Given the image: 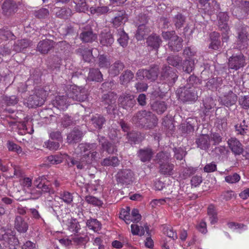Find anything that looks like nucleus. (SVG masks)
<instances>
[{
  "label": "nucleus",
  "mask_w": 249,
  "mask_h": 249,
  "mask_svg": "<svg viewBox=\"0 0 249 249\" xmlns=\"http://www.w3.org/2000/svg\"><path fill=\"white\" fill-rule=\"evenodd\" d=\"M49 15V11L47 8H42L34 12V16L39 19L47 18Z\"/></svg>",
  "instance_id": "680f3d73"
},
{
  "label": "nucleus",
  "mask_w": 249,
  "mask_h": 249,
  "mask_svg": "<svg viewBox=\"0 0 249 249\" xmlns=\"http://www.w3.org/2000/svg\"><path fill=\"white\" fill-rule=\"evenodd\" d=\"M217 17L218 18L219 28L223 32L222 41H227L229 38L228 34L230 28L228 25L229 16L227 13L220 12Z\"/></svg>",
  "instance_id": "1a4fd4ad"
},
{
  "label": "nucleus",
  "mask_w": 249,
  "mask_h": 249,
  "mask_svg": "<svg viewBox=\"0 0 249 249\" xmlns=\"http://www.w3.org/2000/svg\"><path fill=\"white\" fill-rule=\"evenodd\" d=\"M18 9V4L14 0H5L1 5L2 13L7 17L14 16Z\"/></svg>",
  "instance_id": "9d476101"
},
{
  "label": "nucleus",
  "mask_w": 249,
  "mask_h": 249,
  "mask_svg": "<svg viewBox=\"0 0 249 249\" xmlns=\"http://www.w3.org/2000/svg\"><path fill=\"white\" fill-rule=\"evenodd\" d=\"M119 162L120 161L118 157L116 156H113L109 157L104 159L101 163V164L106 166H112L113 167H116L119 165Z\"/></svg>",
  "instance_id": "c03bdc74"
},
{
  "label": "nucleus",
  "mask_w": 249,
  "mask_h": 249,
  "mask_svg": "<svg viewBox=\"0 0 249 249\" xmlns=\"http://www.w3.org/2000/svg\"><path fill=\"white\" fill-rule=\"evenodd\" d=\"M130 211V208L127 207L126 209H123L120 213L119 218L124 220L126 224H129L131 222Z\"/></svg>",
  "instance_id": "bf43d9fd"
},
{
  "label": "nucleus",
  "mask_w": 249,
  "mask_h": 249,
  "mask_svg": "<svg viewBox=\"0 0 249 249\" xmlns=\"http://www.w3.org/2000/svg\"><path fill=\"white\" fill-rule=\"evenodd\" d=\"M106 120L105 118L100 114L93 115L90 119V122L93 126L98 129H101Z\"/></svg>",
  "instance_id": "c756f323"
},
{
  "label": "nucleus",
  "mask_w": 249,
  "mask_h": 249,
  "mask_svg": "<svg viewBox=\"0 0 249 249\" xmlns=\"http://www.w3.org/2000/svg\"><path fill=\"white\" fill-rule=\"evenodd\" d=\"M6 146L10 152H16L18 154L22 153L21 147L13 141H8L6 143Z\"/></svg>",
  "instance_id": "864d4df0"
},
{
  "label": "nucleus",
  "mask_w": 249,
  "mask_h": 249,
  "mask_svg": "<svg viewBox=\"0 0 249 249\" xmlns=\"http://www.w3.org/2000/svg\"><path fill=\"white\" fill-rule=\"evenodd\" d=\"M183 70L188 73H191L194 69V62L188 59H186L183 62L182 65Z\"/></svg>",
  "instance_id": "052dcab7"
},
{
  "label": "nucleus",
  "mask_w": 249,
  "mask_h": 249,
  "mask_svg": "<svg viewBox=\"0 0 249 249\" xmlns=\"http://www.w3.org/2000/svg\"><path fill=\"white\" fill-rule=\"evenodd\" d=\"M230 149L235 155H240L243 152V148L241 143L235 138H231L228 141Z\"/></svg>",
  "instance_id": "f3484780"
},
{
  "label": "nucleus",
  "mask_w": 249,
  "mask_h": 249,
  "mask_svg": "<svg viewBox=\"0 0 249 249\" xmlns=\"http://www.w3.org/2000/svg\"><path fill=\"white\" fill-rule=\"evenodd\" d=\"M124 68V64L120 61H116L108 68V72L112 76L118 75Z\"/></svg>",
  "instance_id": "a878e982"
},
{
  "label": "nucleus",
  "mask_w": 249,
  "mask_h": 249,
  "mask_svg": "<svg viewBox=\"0 0 249 249\" xmlns=\"http://www.w3.org/2000/svg\"><path fill=\"white\" fill-rule=\"evenodd\" d=\"M222 84V79L220 77H214L210 79L206 83V87L211 90H216Z\"/></svg>",
  "instance_id": "f704fd0d"
},
{
  "label": "nucleus",
  "mask_w": 249,
  "mask_h": 249,
  "mask_svg": "<svg viewBox=\"0 0 249 249\" xmlns=\"http://www.w3.org/2000/svg\"><path fill=\"white\" fill-rule=\"evenodd\" d=\"M87 159H86L85 160H83L82 157H81L80 161H78V160H74L73 158H71V163L72 165H75L76 166L77 169H84L86 165L91 163H87Z\"/></svg>",
  "instance_id": "e2e57ef3"
},
{
  "label": "nucleus",
  "mask_w": 249,
  "mask_h": 249,
  "mask_svg": "<svg viewBox=\"0 0 249 249\" xmlns=\"http://www.w3.org/2000/svg\"><path fill=\"white\" fill-rule=\"evenodd\" d=\"M174 164L166 162L159 165V172L160 174L166 176H171L174 174Z\"/></svg>",
  "instance_id": "b1692460"
},
{
  "label": "nucleus",
  "mask_w": 249,
  "mask_h": 249,
  "mask_svg": "<svg viewBox=\"0 0 249 249\" xmlns=\"http://www.w3.org/2000/svg\"><path fill=\"white\" fill-rule=\"evenodd\" d=\"M67 97L65 96H57L53 100L52 104L54 107L59 110H65L67 108L69 104L67 101Z\"/></svg>",
  "instance_id": "a211bd4d"
},
{
  "label": "nucleus",
  "mask_w": 249,
  "mask_h": 249,
  "mask_svg": "<svg viewBox=\"0 0 249 249\" xmlns=\"http://www.w3.org/2000/svg\"><path fill=\"white\" fill-rule=\"evenodd\" d=\"M127 20L125 11H119L117 15L112 19V23L114 27L117 28L124 23Z\"/></svg>",
  "instance_id": "2f4dec72"
},
{
  "label": "nucleus",
  "mask_w": 249,
  "mask_h": 249,
  "mask_svg": "<svg viewBox=\"0 0 249 249\" xmlns=\"http://www.w3.org/2000/svg\"><path fill=\"white\" fill-rule=\"evenodd\" d=\"M147 44L153 49L157 50L162 43L160 37L156 34H152L147 38Z\"/></svg>",
  "instance_id": "412c9836"
},
{
  "label": "nucleus",
  "mask_w": 249,
  "mask_h": 249,
  "mask_svg": "<svg viewBox=\"0 0 249 249\" xmlns=\"http://www.w3.org/2000/svg\"><path fill=\"white\" fill-rule=\"evenodd\" d=\"M114 38L110 32H102L100 35V42L102 46H110L114 42Z\"/></svg>",
  "instance_id": "c85d7f7f"
},
{
  "label": "nucleus",
  "mask_w": 249,
  "mask_h": 249,
  "mask_svg": "<svg viewBox=\"0 0 249 249\" xmlns=\"http://www.w3.org/2000/svg\"><path fill=\"white\" fill-rule=\"evenodd\" d=\"M47 96V91L41 89L36 91L35 93L29 96L28 104L30 107L34 108L41 106L44 104Z\"/></svg>",
  "instance_id": "39448f33"
},
{
  "label": "nucleus",
  "mask_w": 249,
  "mask_h": 249,
  "mask_svg": "<svg viewBox=\"0 0 249 249\" xmlns=\"http://www.w3.org/2000/svg\"><path fill=\"white\" fill-rule=\"evenodd\" d=\"M44 179H45L44 177H39L36 179L34 184L37 188L41 189V191L47 192L49 190V187L47 185L45 184Z\"/></svg>",
  "instance_id": "6e6d98bb"
},
{
  "label": "nucleus",
  "mask_w": 249,
  "mask_h": 249,
  "mask_svg": "<svg viewBox=\"0 0 249 249\" xmlns=\"http://www.w3.org/2000/svg\"><path fill=\"white\" fill-rule=\"evenodd\" d=\"M96 145L94 143H80L78 146L83 160L87 159V163H92L97 158V152L94 151Z\"/></svg>",
  "instance_id": "7ed1b4c3"
},
{
  "label": "nucleus",
  "mask_w": 249,
  "mask_h": 249,
  "mask_svg": "<svg viewBox=\"0 0 249 249\" xmlns=\"http://www.w3.org/2000/svg\"><path fill=\"white\" fill-rule=\"evenodd\" d=\"M241 177L237 173H234L225 177V180L228 183L233 184L238 182L240 180Z\"/></svg>",
  "instance_id": "69168bd1"
},
{
  "label": "nucleus",
  "mask_w": 249,
  "mask_h": 249,
  "mask_svg": "<svg viewBox=\"0 0 249 249\" xmlns=\"http://www.w3.org/2000/svg\"><path fill=\"white\" fill-rule=\"evenodd\" d=\"M0 240H4L5 244L4 249H16L18 240L16 237V232L11 229L2 227L0 229Z\"/></svg>",
  "instance_id": "f03ea898"
},
{
  "label": "nucleus",
  "mask_w": 249,
  "mask_h": 249,
  "mask_svg": "<svg viewBox=\"0 0 249 249\" xmlns=\"http://www.w3.org/2000/svg\"><path fill=\"white\" fill-rule=\"evenodd\" d=\"M99 142L102 145V149L104 151H106L108 154H112L117 151L116 147L113 144L109 142L104 137L99 138Z\"/></svg>",
  "instance_id": "7c9ffc66"
},
{
  "label": "nucleus",
  "mask_w": 249,
  "mask_h": 249,
  "mask_svg": "<svg viewBox=\"0 0 249 249\" xmlns=\"http://www.w3.org/2000/svg\"><path fill=\"white\" fill-rule=\"evenodd\" d=\"M83 133L78 129L74 128L67 136V142L69 143H74L81 141Z\"/></svg>",
  "instance_id": "393cba45"
},
{
  "label": "nucleus",
  "mask_w": 249,
  "mask_h": 249,
  "mask_svg": "<svg viewBox=\"0 0 249 249\" xmlns=\"http://www.w3.org/2000/svg\"><path fill=\"white\" fill-rule=\"evenodd\" d=\"M236 195L233 191H227L224 192L221 195V197L223 200L228 201L230 200H233L236 197Z\"/></svg>",
  "instance_id": "774afa93"
},
{
  "label": "nucleus",
  "mask_w": 249,
  "mask_h": 249,
  "mask_svg": "<svg viewBox=\"0 0 249 249\" xmlns=\"http://www.w3.org/2000/svg\"><path fill=\"white\" fill-rule=\"evenodd\" d=\"M248 125L246 124V122L244 120L240 124H237L235 126V131L237 134L244 135L247 134L248 131Z\"/></svg>",
  "instance_id": "8fccbe9b"
},
{
  "label": "nucleus",
  "mask_w": 249,
  "mask_h": 249,
  "mask_svg": "<svg viewBox=\"0 0 249 249\" xmlns=\"http://www.w3.org/2000/svg\"><path fill=\"white\" fill-rule=\"evenodd\" d=\"M166 60L169 65L178 69L181 66L182 59L178 55H171L167 58Z\"/></svg>",
  "instance_id": "ea45409f"
},
{
  "label": "nucleus",
  "mask_w": 249,
  "mask_h": 249,
  "mask_svg": "<svg viewBox=\"0 0 249 249\" xmlns=\"http://www.w3.org/2000/svg\"><path fill=\"white\" fill-rule=\"evenodd\" d=\"M32 42L28 39H18L16 41L13 46V51L16 53L21 52L31 44Z\"/></svg>",
  "instance_id": "6ab92c4d"
},
{
  "label": "nucleus",
  "mask_w": 249,
  "mask_h": 249,
  "mask_svg": "<svg viewBox=\"0 0 249 249\" xmlns=\"http://www.w3.org/2000/svg\"><path fill=\"white\" fill-rule=\"evenodd\" d=\"M228 65L229 69L237 71L245 66V57L241 52L233 54L229 58Z\"/></svg>",
  "instance_id": "6e6552de"
},
{
  "label": "nucleus",
  "mask_w": 249,
  "mask_h": 249,
  "mask_svg": "<svg viewBox=\"0 0 249 249\" xmlns=\"http://www.w3.org/2000/svg\"><path fill=\"white\" fill-rule=\"evenodd\" d=\"M75 196H77V194H72L67 191H64L60 194V198L64 202H71Z\"/></svg>",
  "instance_id": "13d9d810"
},
{
  "label": "nucleus",
  "mask_w": 249,
  "mask_h": 249,
  "mask_svg": "<svg viewBox=\"0 0 249 249\" xmlns=\"http://www.w3.org/2000/svg\"><path fill=\"white\" fill-rule=\"evenodd\" d=\"M183 39L178 36H174L169 43L168 45L172 51L178 52L182 48Z\"/></svg>",
  "instance_id": "5701e85b"
},
{
  "label": "nucleus",
  "mask_w": 249,
  "mask_h": 249,
  "mask_svg": "<svg viewBox=\"0 0 249 249\" xmlns=\"http://www.w3.org/2000/svg\"><path fill=\"white\" fill-rule=\"evenodd\" d=\"M149 32V29L145 24L140 25L138 27L136 37L138 40H142Z\"/></svg>",
  "instance_id": "a18cd8bd"
},
{
  "label": "nucleus",
  "mask_w": 249,
  "mask_h": 249,
  "mask_svg": "<svg viewBox=\"0 0 249 249\" xmlns=\"http://www.w3.org/2000/svg\"><path fill=\"white\" fill-rule=\"evenodd\" d=\"M16 37L7 28L0 29V39L3 40H15Z\"/></svg>",
  "instance_id": "79ce46f5"
},
{
  "label": "nucleus",
  "mask_w": 249,
  "mask_h": 249,
  "mask_svg": "<svg viewBox=\"0 0 249 249\" xmlns=\"http://www.w3.org/2000/svg\"><path fill=\"white\" fill-rule=\"evenodd\" d=\"M171 154L166 151H160L157 154L155 157V162L160 165L161 164L169 161Z\"/></svg>",
  "instance_id": "72a5a7b5"
},
{
  "label": "nucleus",
  "mask_w": 249,
  "mask_h": 249,
  "mask_svg": "<svg viewBox=\"0 0 249 249\" xmlns=\"http://www.w3.org/2000/svg\"><path fill=\"white\" fill-rule=\"evenodd\" d=\"M80 38L83 42L89 43L95 41L97 36L91 30H89L83 31L80 35Z\"/></svg>",
  "instance_id": "cd10ccee"
},
{
  "label": "nucleus",
  "mask_w": 249,
  "mask_h": 249,
  "mask_svg": "<svg viewBox=\"0 0 249 249\" xmlns=\"http://www.w3.org/2000/svg\"><path fill=\"white\" fill-rule=\"evenodd\" d=\"M208 214L210 216L211 224H214L217 222V212L213 205H209L208 208Z\"/></svg>",
  "instance_id": "de8ad7c7"
},
{
  "label": "nucleus",
  "mask_w": 249,
  "mask_h": 249,
  "mask_svg": "<svg viewBox=\"0 0 249 249\" xmlns=\"http://www.w3.org/2000/svg\"><path fill=\"white\" fill-rule=\"evenodd\" d=\"M199 81L200 80L197 77L194 75H192L189 77V78L187 82V84L185 87H194L195 88V89H196L197 85L198 83L200 84Z\"/></svg>",
  "instance_id": "338daca9"
},
{
  "label": "nucleus",
  "mask_w": 249,
  "mask_h": 249,
  "mask_svg": "<svg viewBox=\"0 0 249 249\" xmlns=\"http://www.w3.org/2000/svg\"><path fill=\"white\" fill-rule=\"evenodd\" d=\"M140 160L143 162L149 161L154 155L152 149L149 147L140 149L137 153Z\"/></svg>",
  "instance_id": "aec40b11"
},
{
  "label": "nucleus",
  "mask_w": 249,
  "mask_h": 249,
  "mask_svg": "<svg viewBox=\"0 0 249 249\" xmlns=\"http://www.w3.org/2000/svg\"><path fill=\"white\" fill-rule=\"evenodd\" d=\"M237 47L240 50L247 49L249 46V34L246 27L240 26L236 29Z\"/></svg>",
  "instance_id": "423d86ee"
},
{
  "label": "nucleus",
  "mask_w": 249,
  "mask_h": 249,
  "mask_svg": "<svg viewBox=\"0 0 249 249\" xmlns=\"http://www.w3.org/2000/svg\"><path fill=\"white\" fill-rule=\"evenodd\" d=\"M219 100L223 105L229 107L235 104L237 100V96L232 91L229 90L223 96L219 97Z\"/></svg>",
  "instance_id": "2eb2a0df"
},
{
  "label": "nucleus",
  "mask_w": 249,
  "mask_h": 249,
  "mask_svg": "<svg viewBox=\"0 0 249 249\" xmlns=\"http://www.w3.org/2000/svg\"><path fill=\"white\" fill-rule=\"evenodd\" d=\"M68 229L74 233H77L80 229V226L76 219L71 218L68 223Z\"/></svg>",
  "instance_id": "603ef678"
},
{
  "label": "nucleus",
  "mask_w": 249,
  "mask_h": 249,
  "mask_svg": "<svg viewBox=\"0 0 249 249\" xmlns=\"http://www.w3.org/2000/svg\"><path fill=\"white\" fill-rule=\"evenodd\" d=\"M133 124L147 129L154 128L158 123L157 117L152 112L142 110L136 113L132 118Z\"/></svg>",
  "instance_id": "f257e3e1"
},
{
  "label": "nucleus",
  "mask_w": 249,
  "mask_h": 249,
  "mask_svg": "<svg viewBox=\"0 0 249 249\" xmlns=\"http://www.w3.org/2000/svg\"><path fill=\"white\" fill-rule=\"evenodd\" d=\"M117 41L123 48L125 47L128 44V36L123 30H117Z\"/></svg>",
  "instance_id": "58836bf2"
},
{
  "label": "nucleus",
  "mask_w": 249,
  "mask_h": 249,
  "mask_svg": "<svg viewBox=\"0 0 249 249\" xmlns=\"http://www.w3.org/2000/svg\"><path fill=\"white\" fill-rule=\"evenodd\" d=\"M149 229L147 226H145V230L142 227H139L136 224H132L131 225V232L133 235L142 236L144 234L145 231L147 233L149 234Z\"/></svg>",
  "instance_id": "4c0bfd02"
},
{
  "label": "nucleus",
  "mask_w": 249,
  "mask_h": 249,
  "mask_svg": "<svg viewBox=\"0 0 249 249\" xmlns=\"http://www.w3.org/2000/svg\"><path fill=\"white\" fill-rule=\"evenodd\" d=\"M87 226L94 231H98L101 229V224L96 219L90 218L86 222Z\"/></svg>",
  "instance_id": "37998d69"
},
{
  "label": "nucleus",
  "mask_w": 249,
  "mask_h": 249,
  "mask_svg": "<svg viewBox=\"0 0 249 249\" xmlns=\"http://www.w3.org/2000/svg\"><path fill=\"white\" fill-rule=\"evenodd\" d=\"M75 4V10L78 12H85L88 7L85 0H73Z\"/></svg>",
  "instance_id": "3c124183"
},
{
  "label": "nucleus",
  "mask_w": 249,
  "mask_h": 249,
  "mask_svg": "<svg viewBox=\"0 0 249 249\" xmlns=\"http://www.w3.org/2000/svg\"><path fill=\"white\" fill-rule=\"evenodd\" d=\"M151 107L158 114H161L166 110L167 106L164 101H157L152 104Z\"/></svg>",
  "instance_id": "e433bc0d"
},
{
  "label": "nucleus",
  "mask_w": 249,
  "mask_h": 249,
  "mask_svg": "<svg viewBox=\"0 0 249 249\" xmlns=\"http://www.w3.org/2000/svg\"><path fill=\"white\" fill-rule=\"evenodd\" d=\"M54 46L55 42L53 40L43 39L38 42L37 50L42 54H47Z\"/></svg>",
  "instance_id": "dca6fc26"
},
{
  "label": "nucleus",
  "mask_w": 249,
  "mask_h": 249,
  "mask_svg": "<svg viewBox=\"0 0 249 249\" xmlns=\"http://www.w3.org/2000/svg\"><path fill=\"white\" fill-rule=\"evenodd\" d=\"M116 177L118 183L127 185L132 182L133 173L130 169H121L118 171Z\"/></svg>",
  "instance_id": "ddd939ff"
},
{
  "label": "nucleus",
  "mask_w": 249,
  "mask_h": 249,
  "mask_svg": "<svg viewBox=\"0 0 249 249\" xmlns=\"http://www.w3.org/2000/svg\"><path fill=\"white\" fill-rule=\"evenodd\" d=\"M67 97L73 100L83 102L88 98V91L81 87L73 86L68 91Z\"/></svg>",
  "instance_id": "0eeeda50"
},
{
  "label": "nucleus",
  "mask_w": 249,
  "mask_h": 249,
  "mask_svg": "<svg viewBox=\"0 0 249 249\" xmlns=\"http://www.w3.org/2000/svg\"><path fill=\"white\" fill-rule=\"evenodd\" d=\"M118 101L120 105L126 110H131L136 104L134 96L130 93H123Z\"/></svg>",
  "instance_id": "4468645a"
},
{
  "label": "nucleus",
  "mask_w": 249,
  "mask_h": 249,
  "mask_svg": "<svg viewBox=\"0 0 249 249\" xmlns=\"http://www.w3.org/2000/svg\"><path fill=\"white\" fill-rule=\"evenodd\" d=\"M14 225L15 229L20 233H25L28 229V223L22 217L18 215L16 216Z\"/></svg>",
  "instance_id": "4be33fe9"
},
{
  "label": "nucleus",
  "mask_w": 249,
  "mask_h": 249,
  "mask_svg": "<svg viewBox=\"0 0 249 249\" xmlns=\"http://www.w3.org/2000/svg\"><path fill=\"white\" fill-rule=\"evenodd\" d=\"M43 147L51 151H56L59 148L60 143L58 142L52 141L49 140L44 142Z\"/></svg>",
  "instance_id": "4d7b16f0"
},
{
  "label": "nucleus",
  "mask_w": 249,
  "mask_h": 249,
  "mask_svg": "<svg viewBox=\"0 0 249 249\" xmlns=\"http://www.w3.org/2000/svg\"><path fill=\"white\" fill-rule=\"evenodd\" d=\"M72 13L71 10L67 7H63L59 9L56 12V15L57 17L61 18H67L71 16Z\"/></svg>",
  "instance_id": "5fc2aeb1"
},
{
  "label": "nucleus",
  "mask_w": 249,
  "mask_h": 249,
  "mask_svg": "<svg viewBox=\"0 0 249 249\" xmlns=\"http://www.w3.org/2000/svg\"><path fill=\"white\" fill-rule=\"evenodd\" d=\"M210 138L208 135H201L196 140L197 147L202 150L208 149L210 146Z\"/></svg>",
  "instance_id": "bb28decb"
},
{
  "label": "nucleus",
  "mask_w": 249,
  "mask_h": 249,
  "mask_svg": "<svg viewBox=\"0 0 249 249\" xmlns=\"http://www.w3.org/2000/svg\"><path fill=\"white\" fill-rule=\"evenodd\" d=\"M177 72V70L165 65L162 69L161 78L168 82L169 84H173L176 82L178 77Z\"/></svg>",
  "instance_id": "9b49d317"
},
{
  "label": "nucleus",
  "mask_w": 249,
  "mask_h": 249,
  "mask_svg": "<svg viewBox=\"0 0 249 249\" xmlns=\"http://www.w3.org/2000/svg\"><path fill=\"white\" fill-rule=\"evenodd\" d=\"M140 133L136 131L128 132L126 134V139L128 142L131 144H136L139 142V137Z\"/></svg>",
  "instance_id": "09e8293b"
},
{
  "label": "nucleus",
  "mask_w": 249,
  "mask_h": 249,
  "mask_svg": "<svg viewBox=\"0 0 249 249\" xmlns=\"http://www.w3.org/2000/svg\"><path fill=\"white\" fill-rule=\"evenodd\" d=\"M180 98L183 102H195L198 98L197 90L194 87H185L181 90Z\"/></svg>",
  "instance_id": "f8f14e48"
},
{
  "label": "nucleus",
  "mask_w": 249,
  "mask_h": 249,
  "mask_svg": "<svg viewBox=\"0 0 249 249\" xmlns=\"http://www.w3.org/2000/svg\"><path fill=\"white\" fill-rule=\"evenodd\" d=\"M134 77V73L130 70H126L120 76V84L126 86L132 80Z\"/></svg>",
  "instance_id": "c9c22d12"
},
{
  "label": "nucleus",
  "mask_w": 249,
  "mask_h": 249,
  "mask_svg": "<svg viewBox=\"0 0 249 249\" xmlns=\"http://www.w3.org/2000/svg\"><path fill=\"white\" fill-rule=\"evenodd\" d=\"M88 79L89 81L100 82L103 80V74L98 69H90Z\"/></svg>",
  "instance_id": "473e14b6"
},
{
  "label": "nucleus",
  "mask_w": 249,
  "mask_h": 249,
  "mask_svg": "<svg viewBox=\"0 0 249 249\" xmlns=\"http://www.w3.org/2000/svg\"><path fill=\"white\" fill-rule=\"evenodd\" d=\"M186 18L182 14L178 13L173 18V22L174 23L176 29L181 28L185 22Z\"/></svg>",
  "instance_id": "a19ab883"
},
{
  "label": "nucleus",
  "mask_w": 249,
  "mask_h": 249,
  "mask_svg": "<svg viewBox=\"0 0 249 249\" xmlns=\"http://www.w3.org/2000/svg\"><path fill=\"white\" fill-rule=\"evenodd\" d=\"M212 3L214 4V6L213 7L210 5V4H208V7L206 6L203 7V9L205 12L210 15L215 13V10H218L220 9V4L216 1L213 0L212 1Z\"/></svg>",
  "instance_id": "0e129e2a"
},
{
  "label": "nucleus",
  "mask_w": 249,
  "mask_h": 249,
  "mask_svg": "<svg viewBox=\"0 0 249 249\" xmlns=\"http://www.w3.org/2000/svg\"><path fill=\"white\" fill-rule=\"evenodd\" d=\"M159 67L157 65H152L149 70L140 69L136 73L138 79L143 80L146 78L151 81H155L159 75Z\"/></svg>",
  "instance_id": "20e7f679"
},
{
  "label": "nucleus",
  "mask_w": 249,
  "mask_h": 249,
  "mask_svg": "<svg viewBox=\"0 0 249 249\" xmlns=\"http://www.w3.org/2000/svg\"><path fill=\"white\" fill-rule=\"evenodd\" d=\"M98 65L101 68H109L110 64V59L105 54H100L98 56Z\"/></svg>",
  "instance_id": "49530a36"
}]
</instances>
